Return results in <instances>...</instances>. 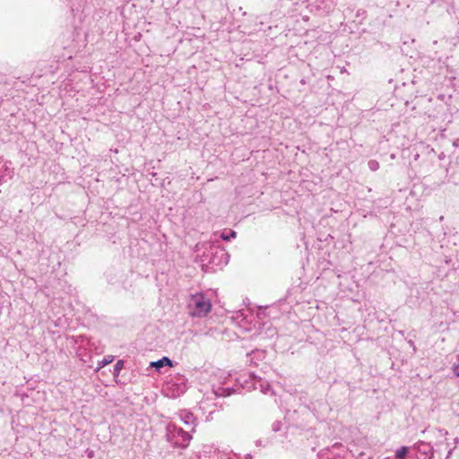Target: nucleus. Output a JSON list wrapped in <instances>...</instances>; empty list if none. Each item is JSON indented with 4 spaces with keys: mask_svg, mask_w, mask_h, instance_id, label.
I'll use <instances>...</instances> for the list:
<instances>
[{
    "mask_svg": "<svg viewBox=\"0 0 459 459\" xmlns=\"http://www.w3.org/2000/svg\"><path fill=\"white\" fill-rule=\"evenodd\" d=\"M13 176V170L7 161L0 160V183L6 182Z\"/></svg>",
    "mask_w": 459,
    "mask_h": 459,
    "instance_id": "nucleus-3",
    "label": "nucleus"
},
{
    "mask_svg": "<svg viewBox=\"0 0 459 459\" xmlns=\"http://www.w3.org/2000/svg\"><path fill=\"white\" fill-rule=\"evenodd\" d=\"M452 370H453V373L455 374V376L459 377V363L458 364H455L453 366V368H452Z\"/></svg>",
    "mask_w": 459,
    "mask_h": 459,
    "instance_id": "nucleus-13",
    "label": "nucleus"
},
{
    "mask_svg": "<svg viewBox=\"0 0 459 459\" xmlns=\"http://www.w3.org/2000/svg\"><path fill=\"white\" fill-rule=\"evenodd\" d=\"M167 440L177 447H186L189 445L192 437L189 430H183L174 423L167 426Z\"/></svg>",
    "mask_w": 459,
    "mask_h": 459,
    "instance_id": "nucleus-2",
    "label": "nucleus"
},
{
    "mask_svg": "<svg viewBox=\"0 0 459 459\" xmlns=\"http://www.w3.org/2000/svg\"><path fill=\"white\" fill-rule=\"evenodd\" d=\"M181 421L189 428V431L195 430V419L191 412L183 411L180 414Z\"/></svg>",
    "mask_w": 459,
    "mask_h": 459,
    "instance_id": "nucleus-4",
    "label": "nucleus"
},
{
    "mask_svg": "<svg viewBox=\"0 0 459 459\" xmlns=\"http://www.w3.org/2000/svg\"><path fill=\"white\" fill-rule=\"evenodd\" d=\"M409 448L407 446H402L395 452V459H405Z\"/></svg>",
    "mask_w": 459,
    "mask_h": 459,
    "instance_id": "nucleus-9",
    "label": "nucleus"
},
{
    "mask_svg": "<svg viewBox=\"0 0 459 459\" xmlns=\"http://www.w3.org/2000/svg\"><path fill=\"white\" fill-rule=\"evenodd\" d=\"M165 365L172 366V361L167 357H163L162 359L151 363V367H153L156 368H160Z\"/></svg>",
    "mask_w": 459,
    "mask_h": 459,
    "instance_id": "nucleus-6",
    "label": "nucleus"
},
{
    "mask_svg": "<svg viewBox=\"0 0 459 459\" xmlns=\"http://www.w3.org/2000/svg\"><path fill=\"white\" fill-rule=\"evenodd\" d=\"M187 309L191 316L204 317L211 311L212 303L204 293L197 292L189 297Z\"/></svg>",
    "mask_w": 459,
    "mask_h": 459,
    "instance_id": "nucleus-1",
    "label": "nucleus"
},
{
    "mask_svg": "<svg viewBox=\"0 0 459 459\" xmlns=\"http://www.w3.org/2000/svg\"><path fill=\"white\" fill-rule=\"evenodd\" d=\"M236 235L237 234L234 230H231L230 233L223 232L221 234V238H223L224 240H230V238H236Z\"/></svg>",
    "mask_w": 459,
    "mask_h": 459,
    "instance_id": "nucleus-12",
    "label": "nucleus"
},
{
    "mask_svg": "<svg viewBox=\"0 0 459 459\" xmlns=\"http://www.w3.org/2000/svg\"><path fill=\"white\" fill-rule=\"evenodd\" d=\"M124 367V362L123 360H118L115 367H114V371H113V375L114 377H117L121 371V369L123 368Z\"/></svg>",
    "mask_w": 459,
    "mask_h": 459,
    "instance_id": "nucleus-10",
    "label": "nucleus"
},
{
    "mask_svg": "<svg viewBox=\"0 0 459 459\" xmlns=\"http://www.w3.org/2000/svg\"><path fill=\"white\" fill-rule=\"evenodd\" d=\"M259 385V388L261 390L262 393L267 394H270L272 392V388H271V385H269L268 382H264V381H258L257 383Z\"/></svg>",
    "mask_w": 459,
    "mask_h": 459,
    "instance_id": "nucleus-7",
    "label": "nucleus"
},
{
    "mask_svg": "<svg viewBox=\"0 0 459 459\" xmlns=\"http://www.w3.org/2000/svg\"><path fill=\"white\" fill-rule=\"evenodd\" d=\"M412 448L425 455H432L433 452V447L430 446V444L426 443L424 441L416 442L413 445Z\"/></svg>",
    "mask_w": 459,
    "mask_h": 459,
    "instance_id": "nucleus-5",
    "label": "nucleus"
},
{
    "mask_svg": "<svg viewBox=\"0 0 459 459\" xmlns=\"http://www.w3.org/2000/svg\"><path fill=\"white\" fill-rule=\"evenodd\" d=\"M368 166L371 171H377L379 169V163L375 160H370L368 162Z\"/></svg>",
    "mask_w": 459,
    "mask_h": 459,
    "instance_id": "nucleus-11",
    "label": "nucleus"
},
{
    "mask_svg": "<svg viewBox=\"0 0 459 459\" xmlns=\"http://www.w3.org/2000/svg\"><path fill=\"white\" fill-rule=\"evenodd\" d=\"M114 359V356L108 355L105 357L101 361H99L98 367L96 368L95 371H99L101 368L104 366L111 363Z\"/></svg>",
    "mask_w": 459,
    "mask_h": 459,
    "instance_id": "nucleus-8",
    "label": "nucleus"
}]
</instances>
